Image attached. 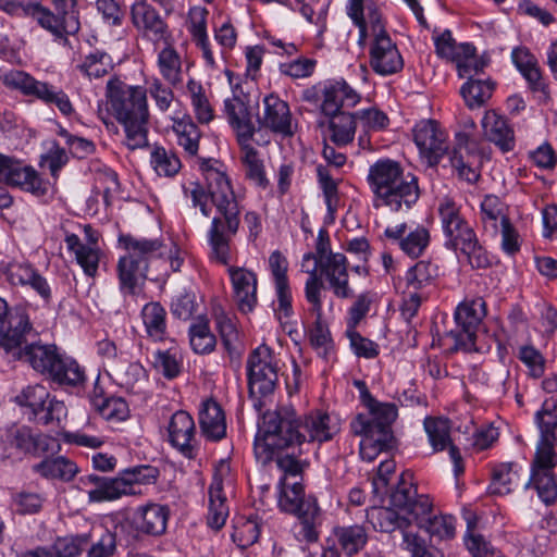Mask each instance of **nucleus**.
<instances>
[{
    "mask_svg": "<svg viewBox=\"0 0 557 557\" xmlns=\"http://www.w3.org/2000/svg\"><path fill=\"white\" fill-rule=\"evenodd\" d=\"M158 53L157 65L163 79L172 87L183 83V64L180 53L168 42Z\"/></svg>",
    "mask_w": 557,
    "mask_h": 557,
    "instance_id": "36",
    "label": "nucleus"
},
{
    "mask_svg": "<svg viewBox=\"0 0 557 557\" xmlns=\"http://www.w3.org/2000/svg\"><path fill=\"white\" fill-rule=\"evenodd\" d=\"M360 101V96L345 82L335 81L323 88L321 111L323 114L344 112V108H354Z\"/></svg>",
    "mask_w": 557,
    "mask_h": 557,
    "instance_id": "25",
    "label": "nucleus"
},
{
    "mask_svg": "<svg viewBox=\"0 0 557 557\" xmlns=\"http://www.w3.org/2000/svg\"><path fill=\"white\" fill-rule=\"evenodd\" d=\"M336 432L326 412L317 410L299 418L289 407L268 410L262 413L259 423L253 445L255 456L259 462L267 465L273 458L275 449L295 448L305 442H327Z\"/></svg>",
    "mask_w": 557,
    "mask_h": 557,
    "instance_id": "2",
    "label": "nucleus"
},
{
    "mask_svg": "<svg viewBox=\"0 0 557 557\" xmlns=\"http://www.w3.org/2000/svg\"><path fill=\"white\" fill-rule=\"evenodd\" d=\"M355 385L360 392V400L368 409V417H384V419L397 418L398 409L393 403H381L376 400L370 393L363 381H356Z\"/></svg>",
    "mask_w": 557,
    "mask_h": 557,
    "instance_id": "51",
    "label": "nucleus"
},
{
    "mask_svg": "<svg viewBox=\"0 0 557 557\" xmlns=\"http://www.w3.org/2000/svg\"><path fill=\"white\" fill-rule=\"evenodd\" d=\"M212 159H201L202 171L207 189L199 183H190V188L184 186V193L189 196L193 206L199 208L205 216H209L211 209L208 201L216 208L219 213L211 222L208 231V242L211 248V257L222 264H228L231 260V240L239 227L240 209L226 173L214 166Z\"/></svg>",
    "mask_w": 557,
    "mask_h": 557,
    "instance_id": "1",
    "label": "nucleus"
},
{
    "mask_svg": "<svg viewBox=\"0 0 557 557\" xmlns=\"http://www.w3.org/2000/svg\"><path fill=\"white\" fill-rule=\"evenodd\" d=\"M485 315V301L482 298L463 301L457 307L455 311L457 329L448 333V337L453 339V345L449 347L451 352L478 350L476 332Z\"/></svg>",
    "mask_w": 557,
    "mask_h": 557,
    "instance_id": "7",
    "label": "nucleus"
},
{
    "mask_svg": "<svg viewBox=\"0 0 557 557\" xmlns=\"http://www.w3.org/2000/svg\"><path fill=\"white\" fill-rule=\"evenodd\" d=\"M325 115L329 116L330 139L339 147L350 144L355 138L357 115L348 112Z\"/></svg>",
    "mask_w": 557,
    "mask_h": 557,
    "instance_id": "39",
    "label": "nucleus"
},
{
    "mask_svg": "<svg viewBox=\"0 0 557 557\" xmlns=\"http://www.w3.org/2000/svg\"><path fill=\"white\" fill-rule=\"evenodd\" d=\"M38 333L33 327L29 315L22 307L11 309L9 317L0 324V347L16 360L24 347L34 342Z\"/></svg>",
    "mask_w": 557,
    "mask_h": 557,
    "instance_id": "8",
    "label": "nucleus"
},
{
    "mask_svg": "<svg viewBox=\"0 0 557 557\" xmlns=\"http://www.w3.org/2000/svg\"><path fill=\"white\" fill-rule=\"evenodd\" d=\"M150 163L158 175L165 177L175 176L182 168L178 156L173 150H168L162 146L153 147Z\"/></svg>",
    "mask_w": 557,
    "mask_h": 557,
    "instance_id": "48",
    "label": "nucleus"
},
{
    "mask_svg": "<svg viewBox=\"0 0 557 557\" xmlns=\"http://www.w3.org/2000/svg\"><path fill=\"white\" fill-rule=\"evenodd\" d=\"M437 211L445 238L444 246L465 256L472 269L488 268L492 264L491 258L461 213V206L445 197L440 201Z\"/></svg>",
    "mask_w": 557,
    "mask_h": 557,
    "instance_id": "4",
    "label": "nucleus"
},
{
    "mask_svg": "<svg viewBox=\"0 0 557 557\" xmlns=\"http://www.w3.org/2000/svg\"><path fill=\"white\" fill-rule=\"evenodd\" d=\"M320 274L324 275L337 298H349L354 295L348 283V263L343 253L329 255L326 260L318 264Z\"/></svg>",
    "mask_w": 557,
    "mask_h": 557,
    "instance_id": "22",
    "label": "nucleus"
},
{
    "mask_svg": "<svg viewBox=\"0 0 557 557\" xmlns=\"http://www.w3.org/2000/svg\"><path fill=\"white\" fill-rule=\"evenodd\" d=\"M447 135L435 120H423L413 128V140L421 158L430 168H435L448 152Z\"/></svg>",
    "mask_w": 557,
    "mask_h": 557,
    "instance_id": "11",
    "label": "nucleus"
},
{
    "mask_svg": "<svg viewBox=\"0 0 557 557\" xmlns=\"http://www.w3.org/2000/svg\"><path fill=\"white\" fill-rule=\"evenodd\" d=\"M410 472H403L396 488L392 492L389 502L394 508L407 510L418 496L417 488L410 482Z\"/></svg>",
    "mask_w": 557,
    "mask_h": 557,
    "instance_id": "58",
    "label": "nucleus"
},
{
    "mask_svg": "<svg viewBox=\"0 0 557 557\" xmlns=\"http://www.w3.org/2000/svg\"><path fill=\"white\" fill-rule=\"evenodd\" d=\"M0 183L20 188L36 197L45 196L49 189V183L33 166L2 153H0Z\"/></svg>",
    "mask_w": 557,
    "mask_h": 557,
    "instance_id": "9",
    "label": "nucleus"
},
{
    "mask_svg": "<svg viewBox=\"0 0 557 557\" xmlns=\"http://www.w3.org/2000/svg\"><path fill=\"white\" fill-rule=\"evenodd\" d=\"M370 65L375 73L384 76L403 70V57L389 36L374 38L370 48Z\"/></svg>",
    "mask_w": 557,
    "mask_h": 557,
    "instance_id": "18",
    "label": "nucleus"
},
{
    "mask_svg": "<svg viewBox=\"0 0 557 557\" xmlns=\"http://www.w3.org/2000/svg\"><path fill=\"white\" fill-rule=\"evenodd\" d=\"M47 379L65 389L78 388L84 385L86 374L84 368L75 359L61 354Z\"/></svg>",
    "mask_w": 557,
    "mask_h": 557,
    "instance_id": "29",
    "label": "nucleus"
},
{
    "mask_svg": "<svg viewBox=\"0 0 557 557\" xmlns=\"http://www.w3.org/2000/svg\"><path fill=\"white\" fill-rule=\"evenodd\" d=\"M483 134L487 140L494 143L502 151L507 152L515 148V132L506 117L496 111H486L482 120Z\"/></svg>",
    "mask_w": 557,
    "mask_h": 557,
    "instance_id": "26",
    "label": "nucleus"
},
{
    "mask_svg": "<svg viewBox=\"0 0 557 557\" xmlns=\"http://www.w3.org/2000/svg\"><path fill=\"white\" fill-rule=\"evenodd\" d=\"M209 512L207 517L208 525L220 530L228 517V506L226 497L223 494V482L221 478L215 476L209 491Z\"/></svg>",
    "mask_w": 557,
    "mask_h": 557,
    "instance_id": "35",
    "label": "nucleus"
},
{
    "mask_svg": "<svg viewBox=\"0 0 557 557\" xmlns=\"http://www.w3.org/2000/svg\"><path fill=\"white\" fill-rule=\"evenodd\" d=\"M285 449H275L272 461L275 459L277 468L284 473L282 479H286V482H290L289 479L300 481L302 479V472L306 467V462H302L295 453H284Z\"/></svg>",
    "mask_w": 557,
    "mask_h": 557,
    "instance_id": "57",
    "label": "nucleus"
},
{
    "mask_svg": "<svg viewBox=\"0 0 557 557\" xmlns=\"http://www.w3.org/2000/svg\"><path fill=\"white\" fill-rule=\"evenodd\" d=\"M420 197L418 177L412 173L400 174L391 187L384 189V193L374 202L377 208L386 206L393 211H399L403 208L409 209Z\"/></svg>",
    "mask_w": 557,
    "mask_h": 557,
    "instance_id": "13",
    "label": "nucleus"
},
{
    "mask_svg": "<svg viewBox=\"0 0 557 557\" xmlns=\"http://www.w3.org/2000/svg\"><path fill=\"white\" fill-rule=\"evenodd\" d=\"M89 544V535H76L58 539L54 544L57 557H76Z\"/></svg>",
    "mask_w": 557,
    "mask_h": 557,
    "instance_id": "64",
    "label": "nucleus"
},
{
    "mask_svg": "<svg viewBox=\"0 0 557 557\" xmlns=\"http://www.w3.org/2000/svg\"><path fill=\"white\" fill-rule=\"evenodd\" d=\"M552 443L539 442L536 451L531 463V473L533 472H554L557 465V454Z\"/></svg>",
    "mask_w": 557,
    "mask_h": 557,
    "instance_id": "62",
    "label": "nucleus"
},
{
    "mask_svg": "<svg viewBox=\"0 0 557 557\" xmlns=\"http://www.w3.org/2000/svg\"><path fill=\"white\" fill-rule=\"evenodd\" d=\"M169 517L170 509L166 505L151 503L136 510L133 523L136 531L159 536L165 532Z\"/></svg>",
    "mask_w": 557,
    "mask_h": 557,
    "instance_id": "24",
    "label": "nucleus"
},
{
    "mask_svg": "<svg viewBox=\"0 0 557 557\" xmlns=\"http://www.w3.org/2000/svg\"><path fill=\"white\" fill-rule=\"evenodd\" d=\"M234 289V298L238 310L243 313L252 312L258 304L257 274L248 269L230 267L227 269Z\"/></svg>",
    "mask_w": 557,
    "mask_h": 557,
    "instance_id": "17",
    "label": "nucleus"
},
{
    "mask_svg": "<svg viewBox=\"0 0 557 557\" xmlns=\"http://www.w3.org/2000/svg\"><path fill=\"white\" fill-rule=\"evenodd\" d=\"M4 443L7 448L15 449L18 453L40 456L50 449V444H54V438L34 434L27 426L11 428L5 433Z\"/></svg>",
    "mask_w": 557,
    "mask_h": 557,
    "instance_id": "21",
    "label": "nucleus"
},
{
    "mask_svg": "<svg viewBox=\"0 0 557 557\" xmlns=\"http://www.w3.org/2000/svg\"><path fill=\"white\" fill-rule=\"evenodd\" d=\"M280 487V508L292 515L299 512V510L302 509V505L309 499V496H305V490L301 482L298 480L286 482V479H281Z\"/></svg>",
    "mask_w": 557,
    "mask_h": 557,
    "instance_id": "43",
    "label": "nucleus"
},
{
    "mask_svg": "<svg viewBox=\"0 0 557 557\" xmlns=\"http://www.w3.org/2000/svg\"><path fill=\"white\" fill-rule=\"evenodd\" d=\"M396 419H384L383 416L368 417L366 413H359L351 420V432L362 436L360 456L363 460L372 461L381 451L394 448L396 440L392 425Z\"/></svg>",
    "mask_w": 557,
    "mask_h": 557,
    "instance_id": "6",
    "label": "nucleus"
},
{
    "mask_svg": "<svg viewBox=\"0 0 557 557\" xmlns=\"http://www.w3.org/2000/svg\"><path fill=\"white\" fill-rule=\"evenodd\" d=\"M367 519L376 531L391 533L395 530L408 529L411 520L408 517L400 516L391 507H371L367 511Z\"/></svg>",
    "mask_w": 557,
    "mask_h": 557,
    "instance_id": "34",
    "label": "nucleus"
},
{
    "mask_svg": "<svg viewBox=\"0 0 557 557\" xmlns=\"http://www.w3.org/2000/svg\"><path fill=\"white\" fill-rule=\"evenodd\" d=\"M248 393L253 408L261 412L265 406L262 398L272 395L278 382V360L272 348L262 344L247 359Z\"/></svg>",
    "mask_w": 557,
    "mask_h": 557,
    "instance_id": "5",
    "label": "nucleus"
},
{
    "mask_svg": "<svg viewBox=\"0 0 557 557\" xmlns=\"http://www.w3.org/2000/svg\"><path fill=\"white\" fill-rule=\"evenodd\" d=\"M556 403L552 399H546L543 403L542 409L535 413V422L540 429V442L555 444V430H557V416L555 413Z\"/></svg>",
    "mask_w": 557,
    "mask_h": 557,
    "instance_id": "52",
    "label": "nucleus"
},
{
    "mask_svg": "<svg viewBox=\"0 0 557 557\" xmlns=\"http://www.w3.org/2000/svg\"><path fill=\"white\" fill-rule=\"evenodd\" d=\"M33 471L48 480L72 481L78 473L76 463L64 456L45 458L33 466Z\"/></svg>",
    "mask_w": 557,
    "mask_h": 557,
    "instance_id": "33",
    "label": "nucleus"
},
{
    "mask_svg": "<svg viewBox=\"0 0 557 557\" xmlns=\"http://www.w3.org/2000/svg\"><path fill=\"white\" fill-rule=\"evenodd\" d=\"M438 276V268L430 261H419L406 274L407 287L414 292L431 285Z\"/></svg>",
    "mask_w": 557,
    "mask_h": 557,
    "instance_id": "50",
    "label": "nucleus"
},
{
    "mask_svg": "<svg viewBox=\"0 0 557 557\" xmlns=\"http://www.w3.org/2000/svg\"><path fill=\"white\" fill-rule=\"evenodd\" d=\"M216 325L225 350L230 357L231 366L240 367L242 349L238 344V332L235 324L223 312L216 315Z\"/></svg>",
    "mask_w": 557,
    "mask_h": 557,
    "instance_id": "40",
    "label": "nucleus"
},
{
    "mask_svg": "<svg viewBox=\"0 0 557 557\" xmlns=\"http://www.w3.org/2000/svg\"><path fill=\"white\" fill-rule=\"evenodd\" d=\"M131 22L143 38L153 44L168 42L171 38L165 20L145 0L132 4Z\"/></svg>",
    "mask_w": 557,
    "mask_h": 557,
    "instance_id": "12",
    "label": "nucleus"
},
{
    "mask_svg": "<svg viewBox=\"0 0 557 557\" xmlns=\"http://www.w3.org/2000/svg\"><path fill=\"white\" fill-rule=\"evenodd\" d=\"M317 176L323 191L327 211L333 218L339 206L338 183L341 180L333 177L330 169L321 164L317 166Z\"/></svg>",
    "mask_w": 557,
    "mask_h": 557,
    "instance_id": "49",
    "label": "nucleus"
},
{
    "mask_svg": "<svg viewBox=\"0 0 557 557\" xmlns=\"http://www.w3.org/2000/svg\"><path fill=\"white\" fill-rule=\"evenodd\" d=\"M195 422L193 417L185 410L176 411L168 426L169 442L183 456L193 459L195 457Z\"/></svg>",
    "mask_w": 557,
    "mask_h": 557,
    "instance_id": "20",
    "label": "nucleus"
},
{
    "mask_svg": "<svg viewBox=\"0 0 557 557\" xmlns=\"http://www.w3.org/2000/svg\"><path fill=\"white\" fill-rule=\"evenodd\" d=\"M60 356L55 345L41 344L35 339L24 347L17 360L28 363L36 372L48 377Z\"/></svg>",
    "mask_w": 557,
    "mask_h": 557,
    "instance_id": "28",
    "label": "nucleus"
},
{
    "mask_svg": "<svg viewBox=\"0 0 557 557\" xmlns=\"http://www.w3.org/2000/svg\"><path fill=\"white\" fill-rule=\"evenodd\" d=\"M77 69L88 78H100L113 70V62L108 53L96 51L86 55Z\"/></svg>",
    "mask_w": 557,
    "mask_h": 557,
    "instance_id": "54",
    "label": "nucleus"
},
{
    "mask_svg": "<svg viewBox=\"0 0 557 557\" xmlns=\"http://www.w3.org/2000/svg\"><path fill=\"white\" fill-rule=\"evenodd\" d=\"M297 522L294 525V533L299 542L315 543L320 537L322 525V513L317 498L309 496L299 512L294 513Z\"/></svg>",
    "mask_w": 557,
    "mask_h": 557,
    "instance_id": "23",
    "label": "nucleus"
},
{
    "mask_svg": "<svg viewBox=\"0 0 557 557\" xmlns=\"http://www.w3.org/2000/svg\"><path fill=\"white\" fill-rule=\"evenodd\" d=\"M495 83L491 79L470 77L460 88L466 104L470 109L480 108L492 97Z\"/></svg>",
    "mask_w": 557,
    "mask_h": 557,
    "instance_id": "41",
    "label": "nucleus"
},
{
    "mask_svg": "<svg viewBox=\"0 0 557 557\" xmlns=\"http://www.w3.org/2000/svg\"><path fill=\"white\" fill-rule=\"evenodd\" d=\"M512 463L504 462L495 465L492 468V481L488 486L491 495H506L511 492L512 479Z\"/></svg>",
    "mask_w": 557,
    "mask_h": 557,
    "instance_id": "60",
    "label": "nucleus"
},
{
    "mask_svg": "<svg viewBox=\"0 0 557 557\" xmlns=\"http://www.w3.org/2000/svg\"><path fill=\"white\" fill-rule=\"evenodd\" d=\"M403 165L393 159L383 158L370 165L367 182L374 195V202L384 193V189L391 187L392 183L404 172Z\"/></svg>",
    "mask_w": 557,
    "mask_h": 557,
    "instance_id": "27",
    "label": "nucleus"
},
{
    "mask_svg": "<svg viewBox=\"0 0 557 557\" xmlns=\"http://www.w3.org/2000/svg\"><path fill=\"white\" fill-rule=\"evenodd\" d=\"M189 342L196 354H209L215 345V336L210 332L209 321L205 317H199L189 327Z\"/></svg>",
    "mask_w": 557,
    "mask_h": 557,
    "instance_id": "46",
    "label": "nucleus"
},
{
    "mask_svg": "<svg viewBox=\"0 0 557 557\" xmlns=\"http://www.w3.org/2000/svg\"><path fill=\"white\" fill-rule=\"evenodd\" d=\"M140 491H133L128 487V482L124 480L122 472L115 478H107L100 488H92L88 492L90 502L101 503L114 500L123 495H136Z\"/></svg>",
    "mask_w": 557,
    "mask_h": 557,
    "instance_id": "42",
    "label": "nucleus"
},
{
    "mask_svg": "<svg viewBox=\"0 0 557 557\" xmlns=\"http://www.w3.org/2000/svg\"><path fill=\"white\" fill-rule=\"evenodd\" d=\"M187 90L197 121L201 124H209L214 119V110L200 82L190 78L187 82Z\"/></svg>",
    "mask_w": 557,
    "mask_h": 557,
    "instance_id": "45",
    "label": "nucleus"
},
{
    "mask_svg": "<svg viewBox=\"0 0 557 557\" xmlns=\"http://www.w3.org/2000/svg\"><path fill=\"white\" fill-rule=\"evenodd\" d=\"M527 486H533L539 497L552 505L557 499V482L554 472H533Z\"/></svg>",
    "mask_w": 557,
    "mask_h": 557,
    "instance_id": "56",
    "label": "nucleus"
},
{
    "mask_svg": "<svg viewBox=\"0 0 557 557\" xmlns=\"http://www.w3.org/2000/svg\"><path fill=\"white\" fill-rule=\"evenodd\" d=\"M465 544L472 557H500V552L484 535L478 533L471 523L468 524Z\"/></svg>",
    "mask_w": 557,
    "mask_h": 557,
    "instance_id": "59",
    "label": "nucleus"
},
{
    "mask_svg": "<svg viewBox=\"0 0 557 557\" xmlns=\"http://www.w3.org/2000/svg\"><path fill=\"white\" fill-rule=\"evenodd\" d=\"M50 2L53 11L40 4L38 24L57 37L75 35L81 28L77 0H50Z\"/></svg>",
    "mask_w": 557,
    "mask_h": 557,
    "instance_id": "10",
    "label": "nucleus"
},
{
    "mask_svg": "<svg viewBox=\"0 0 557 557\" xmlns=\"http://www.w3.org/2000/svg\"><path fill=\"white\" fill-rule=\"evenodd\" d=\"M34 420L42 425L55 424L60 425L61 421L67 416V408L64 401L59 400L55 396L49 394L48 399L39 405L32 413Z\"/></svg>",
    "mask_w": 557,
    "mask_h": 557,
    "instance_id": "47",
    "label": "nucleus"
},
{
    "mask_svg": "<svg viewBox=\"0 0 557 557\" xmlns=\"http://www.w3.org/2000/svg\"><path fill=\"white\" fill-rule=\"evenodd\" d=\"M148 268L143 259H136L127 253L117 262V275L121 289L129 295L136 294L139 282L147 278Z\"/></svg>",
    "mask_w": 557,
    "mask_h": 557,
    "instance_id": "32",
    "label": "nucleus"
},
{
    "mask_svg": "<svg viewBox=\"0 0 557 557\" xmlns=\"http://www.w3.org/2000/svg\"><path fill=\"white\" fill-rule=\"evenodd\" d=\"M330 537L348 557L357 555L368 543V533L360 524L334 527Z\"/></svg>",
    "mask_w": 557,
    "mask_h": 557,
    "instance_id": "31",
    "label": "nucleus"
},
{
    "mask_svg": "<svg viewBox=\"0 0 557 557\" xmlns=\"http://www.w3.org/2000/svg\"><path fill=\"white\" fill-rule=\"evenodd\" d=\"M120 243L132 257L143 259L148 268L149 260L153 257H162L165 245L162 240L154 238H136L132 235L120 236Z\"/></svg>",
    "mask_w": 557,
    "mask_h": 557,
    "instance_id": "37",
    "label": "nucleus"
},
{
    "mask_svg": "<svg viewBox=\"0 0 557 557\" xmlns=\"http://www.w3.org/2000/svg\"><path fill=\"white\" fill-rule=\"evenodd\" d=\"M423 425L433 450L442 451L448 448L449 456L454 462L455 475L459 476L462 474L465 471L462 457L459 448L451 441L448 419L426 417Z\"/></svg>",
    "mask_w": 557,
    "mask_h": 557,
    "instance_id": "16",
    "label": "nucleus"
},
{
    "mask_svg": "<svg viewBox=\"0 0 557 557\" xmlns=\"http://www.w3.org/2000/svg\"><path fill=\"white\" fill-rule=\"evenodd\" d=\"M201 433L209 440L219 441L226 434L225 416L222 407L212 398L202 401L199 410Z\"/></svg>",
    "mask_w": 557,
    "mask_h": 557,
    "instance_id": "30",
    "label": "nucleus"
},
{
    "mask_svg": "<svg viewBox=\"0 0 557 557\" xmlns=\"http://www.w3.org/2000/svg\"><path fill=\"white\" fill-rule=\"evenodd\" d=\"M239 146L245 152L243 162L246 166V176L258 186L265 188L269 185V181L265 177L263 163L258 158V151L251 146L250 141Z\"/></svg>",
    "mask_w": 557,
    "mask_h": 557,
    "instance_id": "55",
    "label": "nucleus"
},
{
    "mask_svg": "<svg viewBox=\"0 0 557 557\" xmlns=\"http://www.w3.org/2000/svg\"><path fill=\"white\" fill-rule=\"evenodd\" d=\"M173 131L177 136L178 145L186 153L194 157L199 150L201 132L191 116L185 114L181 119H173Z\"/></svg>",
    "mask_w": 557,
    "mask_h": 557,
    "instance_id": "38",
    "label": "nucleus"
},
{
    "mask_svg": "<svg viewBox=\"0 0 557 557\" xmlns=\"http://www.w3.org/2000/svg\"><path fill=\"white\" fill-rule=\"evenodd\" d=\"M430 233L424 226H418L399 243L400 249L412 258L420 257L429 246Z\"/></svg>",
    "mask_w": 557,
    "mask_h": 557,
    "instance_id": "61",
    "label": "nucleus"
},
{
    "mask_svg": "<svg viewBox=\"0 0 557 557\" xmlns=\"http://www.w3.org/2000/svg\"><path fill=\"white\" fill-rule=\"evenodd\" d=\"M263 112L258 117L260 127L284 137H292L296 125L293 123V115L289 106L277 95L270 94L263 98Z\"/></svg>",
    "mask_w": 557,
    "mask_h": 557,
    "instance_id": "14",
    "label": "nucleus"
},
{
    "mask_svg": "<svg viewBox=\"0 0 557 557\" xmlns=\"http://www.w3.org/2000/svg\"><path fill=\"white\" fill-rule=\"evenodd\" d=\"M449 154V162L458 177L468 183H475L479 177L476 163L480 161L476 144L465 133L456 135V143Z\"/></svg>",
    "mask_w": 557,
    "mask_h": 557,
    "instance_id": "15",
    "label": "nucleus"
},
{
    "mask_svg": "<svg viewBox=\"0 0 557 557\" xmlns=\"http://www.w3.org/2000/svg\"><path fill=\"white\" fill-rule=\"evenodd\" d=\"M106 107L99 104L98 117L107 129L117 127L111 120L113 116L123 127L126 135V146L131 150L148 145L149 109L147 89L143 86L128 85L119 76H112L106 86Z\"/></svg>",
    "mask_w": 557,
    "mask_h": 557,
    "instance_id": "3",
    "label": "nucleus"
},
{
    "mask_svg": "<svg viewBox=\"0 0 557 557\" xmlns=\"http://www.w3.org/2000/svg\"><path fill=\"white\" fill-rule=\"evenodd\" d=\"M309 342L319 356L327 359L334 349V343L329 325L323 321L322 315H315V321L309 330Z\"/></svg>",
    "mask_w": 557,
    "mask_h": 557,
    "instance_id": "53",
    "label": "nucleus"
},
{
    "mask_svg": "<svg viewBox=\"0 0 557 557\" xmlns=\"http://www.w3.org/2000/svg\"><path fill=\"white\" fill-rule=\"evenodd\" d=\"M96 410L100 416L110 422H121L128 418V405L122 397L110 396L104 403H101Z\"/></svg>",
    "mask_w": 557,
    "mask_h": 557,
    "instance_id": "63",
    "label": "nucleus"
},
{
    "mask_svg": "<svg viewBox=\"0 0 557 557\" xmlns=\"http://www.w3.org/2000/svg\"><path fill=\"white\" fill-rule=\"evenodd\" d=\"M227 121L236 134L238 145L251 141L256 133L247 101L234 91L232 98L224 101Z\"/></svg>",
    "mask_w": 557,
    "mask_h": 557,
    "instance_id": "19",
    "label": "nucleus"
},
{
    "mask_svg": "<svg viewBox=\"0 0 557 557\" xmlns=\"http://www.w3.org/2000/svg\"><path fill=\"white\" fill-rule=\"evenodd\" d=\"M166 312L159 302H149L141 310L146 332L154 341H163L166 335Z\"/></svg>",
    "mask_w": 557,
    "mask_h": 557,
    "instance_id": "44",
    "label": "nucleus"
}]
</instances>
